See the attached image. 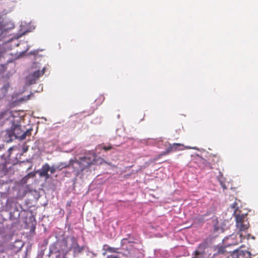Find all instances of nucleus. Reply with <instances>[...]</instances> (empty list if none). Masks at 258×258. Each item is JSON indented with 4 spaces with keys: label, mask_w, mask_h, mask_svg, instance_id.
<instances>
[{
    "label": "nucleus",
    "mask_w": 258,
    "mask_h": 258,
    "mask_svg": "<svg viewBox=\"0 0 258 258\" xmlns=\"http://www.w3.org/2000/svg\"><path fill=\"white\" fill-rule=\"evenodd\" d=\"M236 226L239 229V232L237 234L239 235V241L234 243H231L232 245H236L239 242L242 241V234L240 233L241 231H245L247 230L249 227V222L247 220L246 215L244 214H237L235 215Z\"/></svg>",
    "instance_id": "nucleus-1"
},
{
    "label": "nucleus",
    "mask_w": 258,
    "mask_h": 258,
    "mask_svg": "<svg viewBox=\"0 0 258 258\" xmlns=\"http://www.w3.org/2000/svg\"><path fill=\"white\" fill-rule=\"evenodd\" d=\"M96 157L97 155L95 153L89 152L84 157H80L74 162L79 165L80 171H83L91 165L95 164Z\"/></svg>",
    "instance_id": "nucleus-2"
},
{
    "label": "nucleus",
    "mask_w": 258,
    "mask_h": 258,
    "mask_svg": "<svg viewBox=\"0 0 258 258\" xmlns=\"http://www.w3.org/2000/svg\"><path fill=\"white\" fill-rule=\"evenodd\" d=\"M49 170V165L48 163H45L42 165L41 168L37 172L40 177H44L45 179H48L50 177V175L48 173Z\"/></svg>",
    "instance_id": "nucleus-3"
},
{
    "label": "nucleus",
    "mask_w": 258,
    "mask_h": 258,
    "mask_svg": "<svg viewBox=\"0 0 258 258\" xmlns=\"http://www.w3.org/2000/svg\"><path fill=\"white\" fill-rule=\"evenodd\" d=\"M45 68H44L42 71H37L29 75V78L30 84H34L35 81L37 80L40 76H42L45 73Z\"/></svg>",
    "instance_id": "nucleus-4"
},
{
    "label": "nucleus",
    "mask_w": 258,
    "mask_h": 258,
    "mask_svg": "<svg viewBox=\"0 0 258 258\" xmlns=\"http://www.w3.org/2000/svg\"><path fill=\"white\" fill-rule=\"evenodd\" d=\"M199 166L202 168H209L212 169V163L209 162V160L207 161L205 159L201 158L199 161Z\"/></svg>",
    "instance_id": "nucleus-5"
},
{
    "label": "nucleus",
    "mask_w": 258,
    "mask_h": 258,
    "mask_svg": "<svg viewBox=\"0 0 258 258\" xmlns=\"http://www.w3.org/2000/svg\"><path fill=\"white\" fill-rule=\"evenodd\" d=\"M32 129L27 130L25 132H23L21 135H18L17 134L16 138L19 139L21 140H24L27 136H30Z\"/></svg>",
    "instance_id": "nucleus-6"
},
{
    "label": "nucleus",
    "mask_w": 258,
    "mask_h": 258,
    "mask_svg": "<svg viewBox=\"0 0 258 258\" xmlns=\"http://www.w3.org/2000/svg\"><path fill=\"white\" fill-rule=\"evenodd\" d=\"M208 160L209 162L212 163V169L214 168V166H215L220 161V158L217 156H210L208 158Z\"/></svg>",
    "instance_id": "nucleus-7"
},
{
    "label": "nucleus",
    "mask_w": 258,
    "mask_h": 258,
    "mask_svg": "<svg viewBox=\"0 0 258 258\" xmlns=\"http://www.w3.org/2000/svg\"><path fill=\"white\" fill-rule=\"evenodd\" d=\"M183 146V145L179 144V143H174L172 145L170 144L169 148L171 152H174L177 150H180L179 149V147Z\"/></svg>",
    "instance_id": "nucleus-8"
},
{
    "label": "nucleus",
    "mask_w": 258,
    "mask_h": 258,
    "mask_svg": "<svg viewBox=\"0 0 258 258\" xmlns=\"http://www.w3.org/2000/svg\"><path fill=\"white\" fill-rule=\"evenodd\" d=\"M0 172L4 175H6L9 172L7 164L4 163L0 165Z\"/></svg>",
    "instance_id": "nucleus-9"
},
{
    "label": "nucleus",
    "mask_w": 258,
    "mask_h": 258,
    "mask_svg": "<svg viewBox=\"0 0 258 258\" xmlns=\"http://www.w3.org/2000/svg\"><path fill=\"white\" fill-rule=\"evenodd\" d=\"M71 240L72 242V245L71 247V248H73L75 250H77V249H79L80 248L78 243L77 239L75 237H72L71 238Z\"/></svg>",
    "instance_id": "nucleus-10"
},
{
    "label": "nucleus",
    "mask_w": 258,
    "mask_h": 258,
    "mask_svg": "<svg viewBox=\"0 0 258 258\" xmlns=\"http://www.w3.org/2000/svg\"><path fill=\"white\" fill-rule=\"evenodd\" d=\"M231 208L234 210V213L233 215L235 217V215L239 214L237 213L238 210V204L237 202H234L231 205Z\"/></svg>",
    "instance_id": "nucleus-11"
},
{
    "label": "nucleus",
    "mask_w": 258,
    "mask_h": 258,
    "mask_svg": "<svg viewBox=\"0 0 258 258\" xmlns=\"http://www.w3.org/2000/svg\"><path fill=\"white\" fill-rule=\"evenodd\" d=\"M60 164V166L62 167V168H69L71 166L73 165L74 163H75L74 161L72 160H70V163L69 164H67L64 162H60L59 163Z\"/></svg>",
    "instance_id": "nucleus-12"
},
{
    "label": "nucleus",
    "mask_w": 258,
    "mask_h": 258,
    "mask_svg": "<svg viewBox=\"0 0 258 258\" xmlns=\"http://www.w3.org/2000/svg\"><path fill=\"white\" fill-rule=\"evenodd\" d=\"M220 176L222 177L223 175L221 172H220ZM218 180L220 183L221 186L223 188V189H226L227 188L224 181L222 180V178H218Z\"/></svg>",
    "instance_id": "nucleus-13"
},
{
    "label": "nucleus",
    "mask_w": 258,
    "mask_h": 258,
    "mask_svg": "<svg viewBox=\"0 0 258 258\" xmlns=\"http://www.w3.org/2000/svg\"><path fill=\"white\" fill-rule=\"evenodd\" d=\"M171 151L169 149V148H168V149H167L165 151L162 152L161 154H160L159 155H158L157 157H156V159H159L162 156H164V155H166L167 154H168L169 153H170Z\"/></svg>",
    "instance_id": "nucleus-14"
},
{
    "label": "nucleus",
    "mask_w": 258,
    "mask_h": 258,
    "mask_svg": "<svg viewBox=\"0 0 258 258\" xmlns=\"http://www.w3.org/2000/svg\"><path fill=\"white\" fill-rule=\"evenodd\" d=\"M22 133H23L21 130L20 126L15 127V128L14 130V134H15L16 137L17 134H18V135H21Z\"/></svg>",
    "instance_id": "nucleus-15"
},
{
    "label": "nucleus",
    "mask_w": 258,
    "mask_h": 258,
    "mask_svg": "<svg viewBox=\"0 0 258 258\" xmlns=\"http://www.w3.org/2000/svg\"><path fill=\"white\" fill-rule=\"evenodd\" d=\"M118 249V248H114V247H111L110 246H108V247L106 249V250L109 252H110L117 253Z\"/></svg>",
    "instance_id": "nucleus-16"
},
{
    "label": "nucleus",
    "mask_w": 258,
    "mask_h": 258,
    "mask_svg": "<svg viewBox=\"0 0 258 258\" xmlns=\"http://www.w3.org/2000/svg\"><path fill=\"white\" fill-rule=\"evenodd\" d=\"M49 171H50L51 174H53L55 172H56V168H55V165H53L51 167L49 166Z\"/></svg>",
    "instance_id": "nucleus-17"
},
{
    "label": "nucleus",
    "mask_w": 258,
    "mask_h": 258,
    "mask_svg": "<svg viewBox=\"0 0 258 258\" xmlns=\"http://www.w3.org/2000/svg\"><path fill=\"white\" fill-rule=\"evenodd\" d=\"M102 148L105 151H108L112 149L113 148V147L111 145H109L107 146H102Z\"/></svg>",
    "instance_id": "nucleus-18"
},
{
    "label": "nucleus",
    "mask_w": 258,
    "mask_h": 258,
    "mask_svg": "<svg viewBox=\"0 0 258 258\" xmlns=\"http://www.w3.org/2000/svg\"><path fill=\"white\" fill-rule=\"evenodd\" d=\"M56 171H60L62 169V167L60 166V163L57 165H55Z\"/></svg>",
    "instance_id": "nucleus-19"
},
{
    "label": "nucleus",
    "mask_w": 258,
    "mask_h": 258,
    "mask_svg": "<svg viewBox=\"0 0 258 258\" xmlns=\"http://www.w3.org/2000/svg\"><path fill=\"white\" fill-rule=\"evenodd\" d=\"M106 258H118L117 256L113 255H108Z\"/></svg>",
    "instance_id": "nucleus-20"
},
{
    "label": "nucleus",
    "mask_w": 258,
    "mask_h": 258,
    "mask_svg": "<svg viewBox=\"0 0 258 258\" xmlns=\"http://www.w3.org/2000/svg\"><path fill=\"white\" fill-rule=\"evenodd\" d=\"M243 254H247L248 255V257L247 258H250V253L249 251H246L245 252H243Z\"/></svg>",
    "instance_id": "nucleus-21"
},
{
    "label": "nucleus",
    "mask_w": 258,
    "mask_h": 258,
    "mask_svg": "<svg viewBox=\"0 0 258 258\" xmlns=\"http://www.w3.org/2000/svg\"><path fill=\"white\" fill-rule=\"evenodd\" d=\"M23 150V152L24 153L27 152V150H28V147H27L26 148H24Z\"/></svg>",
    "instance_id": "nucleus-22"
},
{
    "label": "nucleus",
    "mask_w": 258,
    "mask_h": 258,
    "mask_svg": "<svg viewBox=\"0 0 258 258\" xmlns=\"http://www.w3.org/2000/svg\"><path fill=\"white\" fill-rule=\"evenodd\" d=\"M195 254L196 255H199L200 254V253L198 251L196 250V251H195Z\"/></svg>",
    "instance_id": "nucleus-23"
},
{
    "label": "nucleus",
    "mask_w": 258,
    "mask_h": 258,
    "mask_svg": "<svg viewBox=\"0 0 258 258\" xmlns=\"http://www.w3.org/2000/svg\"><path fill=\"white\" fill-rule=\"evenodd\" d=\"M199 221L204 222V218H200L199 219Z\"/></svg>",
    "instance_id": "nucleus-24"
},
{
    "label": "nucleus",
    "mask_w": 258,
    "mask_h": 258,
    "mask_svg": "<svg viewBox=\"0 0 258 258\" xmlns=\"http://www.w3.org/2000/svg\"><path fill=\"white\" fill-rule=\"evenodd\" d=\"M2 57V53L0 51V59Z\"/></svg>",
    "instance_id": "nucleus-25"
},
{
    "label": "nucleus",
    "mask_w": 258,
    "mask_h": 258,
    "mask_svg": "<svg viewBox=\"0 0 258 258\" xmlns=\"http://www.w3.org/2000/svg\"><path fill=\"white\" fill-rule=\"evenodd\" d=\"M242 255V254L241 253H239L238 255V256L239 257H240Z\"/></svg>",
    "instance_id": "nucleus-26"
},
{
    "label": "nucleus",
    "mask_w": 258,
    "mask_h": 258,
    "mask_svg": "<svg viewBox=\"0 0 258 258\" xmlns=\"http://www.w3.org/2000/svg\"><path fill=\"white\" fill-rule=\"evenodd\" d=\"M9 151H12V148H10L9 149Z\"/></svg>",
    "instance_id": "nucleus-27"
},
{
    "label": "nucleus",
    "mask_w": 258,
    "mask_h": 258,
    "mask_svg": "<svg viewBox=\"0 0 258 258\" xmlns=\"http://www.w3.org/2000/svg\"><path fill=\"white\" fill-rule=\"evenodd\" d=\"M192 258H197V257L196 256H195V257H192Z\"/></svg>",
    "instance_id": "nucleus-28"
}]
</instances>
